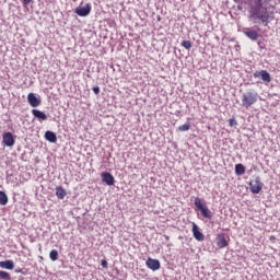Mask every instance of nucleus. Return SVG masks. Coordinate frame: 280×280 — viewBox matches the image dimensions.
<instances>
[{"instance_id":"f257e3e1","label":"nucleus","mask_w":280,"mask_h":280,"mask_svg":"<svg viewBox=\"0 0 280 280\" xmlns=\"http://www.w3.org/2000/svg\"><path fill=\"white\" fill-rule=\"evenodd\" d=\"M266 0H253L249 4V21H253L254 24L264 25V27H268L270 21H272V16L268 12V7L264 5Z\"/></svg>"},{"instance_id":"f03ea898","label":"nucleus","mask_w":280,"mask_h":280,"mask_svg":"<svg viewBox=\"0 0 280 280\" xmlns=\"http://www.w3.org/2000/svg\"><path fill=\"white\" fill-rule=\"evenodd\" d=\"M257 97H259V94H257V91L255 90L244 92L242 95L243 108H250V106L257 104Z\"/></svg>"},{"instance_id":"7ed1b4c3","label":"nucleus","mask_w":280,"mask_h":280,"mask_svg":"<svg viewBox=\"0 0 280 280\" xmlns=\"http://www.w3.org/2000/svg\"><path fill=\"white\" fill-rule=\"evenodd\" d=\"M194 205L196 207V211H199L200 215H202L206 220H211V218H213L211 210L202 202L200 197L195 198Z\"/></svg>"},{"instance_id":"20e7f679","label":"nucleus","mask_w":280,"mask_h":280,"mask_svg":"<svg viewBox=\"0 0 280 280\" xmlns=\"http://www.w3.org/2000/svg\"><path fill=\"white\" fill-rule=\"evenodd\" d=\"M91 10H93L91 3H86L84 5V2H81L80 5L74 9V14L83 18L89 16V14H91Z\"/></svg>"},{"instance_id":"39448f33","label":"nucleus","mask_w":280,"mask_h":280,"mask_svg":"<svg viewBox=\"0 0 280 280\" xmlns=\"http://www.w3.org/2000/svg\"><path fill=\"white\" fill-rule=\"evenodd\" d=\"M264 189V184L261 183V177L256 176L253 182H249V190L252 194H260Z\"/></svg>"},{"instance_id":"423d86ee","label":"nucleus","mask_w":280,"mask_h":280,"mask_svg":"<svg viewBox=\"0 0 280 280\" xmlns=\"http://www.w3.org/2000/svg\"><path fill=\"white\" fill-rule=\"evenodd\" d=\"M254 78H260V80H262V82L267 84H269V82H272V77L270 75V72H268L267 70L254 72Z\"/></svg>"},{"instance_id":"0eeeda50","label":"nucleus","mask_w":280,"mask_h":280,"mask_svg":"<svg viewBox=\"0 0 280 280\" xmlns=\"http://www.w3.org/2000/svg\"><path fill=\"white\" fill-rule=\"evenodd\" d=\"M102 183L107 185L108 187H113L115 185V177L109 172L101 173Z\"/></svg>"},{"instance_id":"6e6552de","label":"nucleus","mask_w":280,"mask_h":280,"mask_svg":"<svg viewBox=\"0 0 280 280\" xmlns=\"http://www.w3.org/2000/svg\"><path fill=\"white\" fill-rule=\"evenodd\" d=\"M2 142L7 145V148H12V145H14V143H16V140H14V135H12V132L8 131V132L3 133Z\"/></svg>"},{"instance_id":"1a4fd4ad","label":"nucleus","mask_w":280,"mask_h":280,"mask_svg":"<svg viewBox=\"0 0 280 280\" xmlns=\"http://www.w3.org/2000/svg\"><path fill=\"white\" fill-rule=\"evenodd\" d=\"M145 265L147 268H149V270H153V272L161 270V261H159V259L148 258Z\"/></svg>"},{"instance_id":"9d476101","label":"nucleus","mask_w":280,"mask_h":280,"mask_svg":"<svg viewBox=\"0 0 280 280\" xmlns=\"http://www.w3.org/2000/svg\"><path fill=\"white\" fill-rule=\"evenodd\" d=\"M243 34L249 38V40L257 42L259 39V33L250 27L244 28Z\"/></svg>"},{"instance_id":"9b49d317","label":"nucleus","mask_w":280,"mask_h":280,"mask_svg":"<svg viewBox=\"0 0 280 280\" xmlns=\"http://www.w3.org/2000/svg\"><path fill=\"white\" fill-rule=\"evenodd\" d=\"M192 237H195L197 242H205V234L200 231V228L196 223H192Z\"/></svg>"},{"instance_id":"f8f14e48","label":"nucleus","mask_w":280,"mask_h":280,"mask_svg":"<svg viewBox=\"0 0 280 280\" xmlns=\"http://www.w3.org/2000/svg\"><path fill=\"white\" fill-rule=\"evenodd\" d=\"M27 102L32 108H38V106H40V98L37 97L34 93H30L27 95Z\"/></svg>"},{"instance_id":"ddd939ff","label":"nucleus","mask_w":280,"mask_h":280,"mask_svg":"<svg viewBox=\"0 0 280 280\" xmlns=\"http://www.w3.org/2000/svg\"><path fill=\"white\" fill-rule=\"evenodd\" d=\"M32 115L39 121H47V114H45V112L39 109H32Z\"/></svg>"},{"instance_id":"4468645a","label":"nucleus","mask_w":280,"mask_h":280,"mask_svg":"<svg viewBox=\"0 0 280 280\" xmlns=\"http://www.w3.org/2000/svg\"><path fill=\"white\" fill-rule=\"evenodd\" d=\"M46 141H49V143H56L58 141V136H56V132L51 130H47L44 135Z\"/></svg>"},{"instance_id":"2eb2a0df","label":"nucleus","mask_w":280,"mask_h":280,"mask_svg":"<svg viewBox=\"0 0 280 280\" xmlns=\"http://www.w3.org/2000/svg\"><path fill=\"white\" fill-rule=\"evenodd\" d=\"M217 244L219 248H226V246H229V241H226V236H224V234H219L217 236Z\"/></svg>"},{"instance_id":"dca6fc26","label":"nucleus","mask_w":280,"mask_h":280,"mask_svg":"<svg viewBox=\"0 0 280 280\" xmlns=\"http://www.w3.org/2000/svg\"><path fill=\"white\" fill-rule=\"evenodd\" d=\"M0 268L3 270H14V260L8 259L0 261Z\"/></svg>"},{"instance_id":"f3484780","label":"nucleus","mask_w":280,"mask_h":280,"mask_svg":"<svg viewBox=\"0 0 280 280\" xmlns=\"http://www.w3.org/2000/svg\"><path fill=\"white\" fill-rule=\"evenodd\" d=\"M55 194L59 200H65V197L67 196V190H65L62 186H57L55 188Z\"/></svg>"},{"instance_id":"a211bd4d","label":"nucleus","mask_w":280,"mask_h":280,"mask_svg":"<svg viewBox=\"0 0 280 280\" xmlns=\"http://www.w3.org/2000/svg\"><path fill=\"white\" fill-rule=\"evenodd\" d=\"M235 174L236 176H244V174H246V166H244L242 163L236 164Z\"/></svg>"},{"instance_id":"6ab92c4d","label":"nucleus","mask_w":280,"mask_h":280,"mask_svg":"<svg viewBox=\"0 0 280 280\" xmlns=\"http://www.w3.org/2000/svg\"><path fill=\"white\" fill-rule=\"evenodd\" d=\"M8 194H5L3 190H0V205L5 207V205H8Z\"/></svg>"},{"instance_id":"aec40b11","label":"nucleus","mask_w":280,"mask_h":280,"mask_svg":"<svg viewBox=\"0 0 280 280\" xmlns=\"http://www.w3.org/2000/svg\"><path fill=\"white\" fill-rule=\"evenodd\" d=\"M0 279L2 280H12V277L10 276V273L8 271H0Z\"/></svg>"},{"instance_id":"412c9836","label":"nucleus","mask_w":280,"mask_h":280,"mask_svg":"<svg viewBox=\"0 0 280 280\" xmlns=\"http://www.w3.org/2000/svg\"><path fill=\"white\" fill-rule=\"evenodd\" d=\"M49 257L51 261H58V252L56 249L50 250Z\"/></svg>"},{"instance_id":"4be33fe9","label":"nucleus","mask_w":280,"mask_h":280,"mask_svg":"<svg viewBox=\"0 0 280 280\" xmlns=\"http://www.w3.org/2000/svg\"><path fill=\"white\" fill-rule=\"evenodd\" d=\"M190 128H191V125L184 124V125L178 127V130H179V132H187V130H189Z\"/></svg>"},{"instance_id":"5701e85b","label":"nucleus","mask_w":280,"mask_h":280,"mask_svg":"<svg viewBox=\"0 0 280 280\" xmlns=\"http://www.w3.org/2000/svg\"><path fill=\"white\" fill-rule=\"evenodd\" d=\"M182 47H184V49H191V43L189 40H183L182 42Z\"/></svg>"},{"instance_id":"b1692460","label":"nucleus","mask_w":280,"mask_h":280,"mask_svg":"<svg viewBox=\"0 0 280 280\" xmlns=\"http://www.w3.org/2000/svg\"><path fill=\"white\" fill-rule=\"evenodd\" d=\"M229 126H231V128L237 126V120L235 118H230L229 119Z\"/></svg>"},{"instance_id":"393cba45","label":"nucleus","mask_w":280,"mask_h":280,"mask_svg":"<svg viewBox=\"0 0 280 280\" xmlns=\"http://www.w3.org/2000/svg\"><path fill=\"white\" fill-rule=\"evenodd\" d=\"M102 268H108V261L106 259L101 260Z\"/></svg>"},{"instance_id":"a878e982","label":"nucleus","mask_w":280,"mask_h":280,"mask_svg":"<svg viewBox=\"0 0 280 280\" xmlns=\"http://www.w3.org/2000/svg\"><path fill=\"white\" fill-rule=\"evenodd\" d=\"M34 0H22V3H23V5H24V8H27V5L30 4V3H32Z\"/></svg>"},{"instance_id":"bb28decb","label":"nucleus","mask_w":280,"mask_h":280,"mask_svg":"<svg viewBox=\"0 0 280 280\" xmlns=\"http://www.w3.org/2000/svg\"><path fill=\"white\" fill-rule=\"evenodd\" d=\"M92 90L95 95H100V86H94Z\"/></svg>"},{"instance_id":"cd10ccee","label":"nucleus","mask_w":280,"mask_h":280,"mask_svg":"<svg viewBox=\"0 0 280 280\" xmlns=\"http://www.w3.org/2000/svg\"><path fill=\"white\" fill-rule=\"evenodd\" d=\"M234 3H244V0H233Z\"/></svg>"},{"instance_id":"c85d7f7f","label":"nucleus","mask_w":280,"mask_h":280,"mask_svg":"<svg viewBox=\"0 0 280 280\" xmlns=\"http://www.w3.org/2000/svg\"><path fill=\"white\" fill-rule=\"evenodd\" d=\"M165 240L168 242L170 236L168 235H164Z\"/></svg>"},{"instance_id":"c756f323","label":"nucleus","mask_w":280,"mask_h":280,"mask_svg":"<svg viewBox=\"0 0 280 280\" xmlns=\"http://www.w3.org/2000/svg\"><path fill=\"white\" fill-rule=\"evenodd\" d=\"M15 272H23V269H16Z\"/></svg>"},{"instance_id":"7c9ffc66","label":"nucleus","mask_w":280,"mask_h":280,"mask_svg":"<svg viewBox=\"0 0 280 280\" xmlns=\"http://www.w3.org/2000/svg\"><path fill=\"white\" fill-rule=\"evenodd\" d=\"M271 240H275V236H271Z\"/></svg>"}]
</instances>
